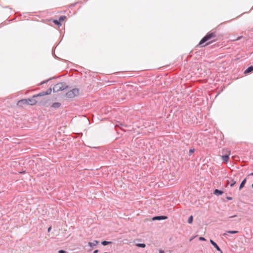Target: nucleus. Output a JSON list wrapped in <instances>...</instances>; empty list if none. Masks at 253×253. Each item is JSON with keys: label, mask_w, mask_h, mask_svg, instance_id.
Instances as JSON below:
<instances>
[{"label": "nucleus", "mask_w": 253, "mask_h": 253, "mask_svg": "<svg viewBox=\"0 0 253 253\" xmlns=\"http://www.w3.org/2000/svg\"><path fill=\"white\" fill-rule=\"evenodd\" d=\"M216 37V34L215 32H211L207 34L200 42H199V45H201V46H205L206 45L209 44V43H207V44L205 45H203L204 43H205L206 42Z\"/></svg>", "instance_id": "nucleus-1"}, {"label": "nucleus", "mask_w": 253, "mask_h": 253, "mask_svg": "<svg viewBox=\"0 0 253 253\" xmlns=\"http://www.w3.org/2000/svg\"><path fill=\"white\" fill-rule=\"evenodd\" d=\"M49 93L47 91L46 92H43L42 93H40L37 95H34L32 98H28L27 99V104L30 105H35L37 104L38 102V101L36 100L35 98L39 97V96H42L48 94Z\"/></svg>", "instance_id": "nucleus-2"}, {"label": "nucleus", "mask_w": 253, "mask_h": 253, "mask_svg": "<svg viewBox=\"0 0 253 253\" xmlns=\"http://www.w3.org/2000/svg\"><path fill=\"white\" fill-rule=\"evenodd\" d=\"M67 86L62 83H59L55 84L53 87L54 92H58L60 90H64Z\"/></svg>", "instance_id": "nucleus-3"}, {"label": "nucleus", "mask_w": 253, "mask_h": 253, "mask_svg": "<svg viewBox=\"0 0 253 253\" xmlns=\"http://www.w3.org/2000/svg\"><path fill=\"white\" fill-rule=\"evenodd\" d=\"M79 93V90L78 89H77V88H74V89H73L72 90L68 91L67 93H66V95L69 98H73L74 97H75L76 96H77Z\"/></svg>", "instance_id": "nucleus-4"}, {"label": "nucleus", "mask_w": 253, "mask_h": 253, "mask_svg": "<svg viewBox=\"0 0 253 253\" xmlns=\"http://www.w3.org/2000/svg\"><path fill=\"white\" fill-rule=\"evenodd\" d=\"M224 151H226V154L222 156L221 158H222V161L224 163H227L228 162V161H229V156L230 155L231 151H230V150H229L227 149H223V152Z\"/></svg>", "instance_id": "nucleus-5"}, {"label": "nucleus", "mask_w": 253, "mask_h": 253, "mask_svg": "<svg viewBox=\"0 0 253 253\" xmlns=\"http://www.w3.org/2000/svg\"><path fill=\"white\" fill-rule=\"evenodd\" d=\"M27 104V99H21L18 101L17 105L19 107H23V105Z\"/></svg>", "instance_id": "nucleus-6"}, {"label": "nucleus", "mask_w": 253, "mask_h": 253, "mask_svg": "<svg viewBox=\"0 0 253 253\" xmlns=\"http://www.w3.org/2000/svg\"><path fill=\"white\" fill-rule=\"evenodd\" d=\"M228 184H230L231 187H233L236 183V181L234 180L232 178H229L227 181Z\"/></svg>", "instance_id": "nucleus-7"}, {"label": "nucleus", "mask_w": 253, "mask_h": 253, "mask_svg": "<svg viewBox=\"0 0 253 253\" xmlns=\"http://www.w3.org/2000/svg\"><path fill=\"white\" fill-rule=\"evenodd\" d=\"M98 243H99L98 241H97L96 240H94L92 242H88V245L89 247L92 248L93 247H94V246H96V245H97Z\"/></svg>", "instance_id": "nucleus-8"}, {"label": "nucleus", "mask_w": 253, "mask_h": 253, "mask_svg": "<svg viewBox=\"0 0 253 253\" xmlns=\"http://www.w3.org/2000/svg\"><path fill=\"white\" fill-rule=\"evenodd\" d=\"M168 217L166 216H155L153 217V220H161V219H166Z\"/></svg>", "instance_id": "nucleus-9"}, {"label": "nucleus", "mask_w": 253, "mask_h": 253, "mask_svg": "<svg viewBox=\"0 0 253 253\" xmlns=\"http://www.w3.org/2000/svg\"><path fill=\"white\" fill-rule=\"evenodd\" d=\"M253 71V66H250L249 68H248L245 71L244 73L245 74L249 73Z\"/></svg>", "instance_id": "nucleus-10"}, {"label": "nucleus", "mask_w": 253, "mask_h": 253, "mask_svg": "<svg viewBox=\"0 0 253 253\" xmlns=\"http://www.w3.org/2000/svg\"><path fill=\"white\" fill-rule=\"evenodd\" d=\"M247 179L246 178H245L242 182H241L240 187H239V190H241L244 186L246 183Z\"/></svg>", "instance_id": "nucleus-11"}, {"label": "nucleus", "mask_w": 253, "mask_h": 253, "mask_svg": "<svg viewBox=\"0 0 253 253\" xmlns=\"http://www.w3.org/2000/svg\"><path fill=\"white\" fill-rule=\"evenodd\" d=\"M213 246L216 248V249L218 251L220 252V253H223L222 251L221 250V249L219 248V247L218 246L216 243L213 244Z\"/></svg>", "instance_id": "nucleus-12"}, {"label": "nucleus", "mask_w": 253, "mask_h": 253, "mask_svg": "<svg viewBox=\"0 0 253 253\" xmlns=\"http://www.w3.org/2000/svg\"><path fill=\"white\" fill-rule=\"evenodd\" d=\"M214 193L215 194H217V195H222L223 193V192L220 190H219L218 189H215L214 191Z\"/></svg>", "instance_id": "nucleus-13"}, {"label": "nucleus", "mask_w": 253, "mask_h": 253, "mask_svg": "<svg viewBox=\"0 0 253 253\" xmlns=\"http://www.w3.org/2000/svg\"><path fill=\"white\" fill-rule=\"evenodd\" d=\"M111 243H112L111 242L106 241H102V243H101V244L103 246H106L107 245L111 244Z\"/></svg>", "instance_id": "nucleus-14"}, {"label": "nucleus", "mask_w": 253, "mask_h": 253, "mask_svg": "<svg viewBox=\"0 0 253 253\" xmlns=\"http://www.w3.org/2000/svg\"><path fill=\"white\" fill-rule=\"evenodd\" d=\"M53 22L55 24H56L57 25L59 26H60L61 25V24L60 23V21L59 20H54L53 21Z\"/></svg>", "instance_id": "nucleus-15"}, {"label": "nucleus", "mask_w": 253, "mask_h": 253, "mask_svg": "<svg viewBox=\"0 0 253 253\" xmlns=\"http://www.w3.org/2000/svg\"><path fill=\"white\" fill-rule=\"evenodd\" d=\"M60 104L59 103H54L52 105V107L54 108L59 107L60 106Z\"/></svg>", "instance_id": "nucleus-16"}, {"label": "nucleus", "mask_w": 253, "mask_h": 253, "mask_svg": "<svg viewBox=\"0 0 253 253\" xmlns=\"http://www.w3.org/2000/svg\"><path fill=\"white\" fill-rule=\"evenodd\" d=\"M65 19H66V16H61L60 17L59 20V21L61 22V21H63L65 20Z\"/></svg>", "instance_id": "nucleus-17"}, {"label": "nucleus", "mask_w": 253, "mask_h": 253, "mask_svg": "<svg viewBox=\"0 0 253 253\" xmlns=\"http://www.w3.org/2000/svg\"><path fill=\"white\" fill-rule=\"evenodd\" d=\"M193 216L192 215H191L189 218H188V222L190 224L192 223V222H193Z\"/></svg>", "instance_id": "nucleus-18"}, {"label": "nucleus", "mask_w": 253, "mask_h": 253, "mask_svg": "<svg viewBox=\"0 0 253 253\" xmlns=\"http://www.w3.org/2000/svg\"><path fill=\"white\" fill-rule=\"evenodd\" d=\"M227 233L230 234H236L238 233V231H228Z\"/></svg>", "instance_id": "nucleus-19"}, {"label": "nucleus", "mask_w": 253, "mask_h": 253, "mask_svg": "<svg viewBox=\"0 0 253 253\" xmlns=\"http://www.w3.org/2000/svg\"><path fill=\"white\" fill-rule=\"evenodd\" d=\"M136 246L141 248H144L145 247V245L144 244H138Z\"/></svg>", "instance_id": "nucleus-20"}, {"label": "nucleus", "mask_w": 253, "mask_h": 253, "mask_svg": "<svg viewBox=\"0 0 253 253\" xmlns=\"http://www.w3.org/2000/svg\"><path fill=\"white\" fill-rule=\"evenodd\" d=\"M199 240L201 241H205L206 240V239L204 237H200Z\"/></svg>", "instance_id": "nucleus-21"}, {"label": "nucleus", "mask_w": 253, "mask_h": 253, "mask_svg": "<svg viewBox=\"0 0 253 253\" xmlns=\"http://www.w3.org/2000/svg\"><path fill=\"white\" fill-rule=\"evenodd\" d=\"M59 253H66V252L63 251V250H60L59 252H58Z\"/></svg>", "instance_id": "nucleus-22"}, {"label": "nucleus", "mask_w": 253, "mask_h": 253, "mask_svg": "<svg viewBox=\"0 0 253 253\" xmlns=\"http://www.w3.org/2000/svg\"><path fill=\"white\" fill-rule=\"evenodd\" d=\"M211 243L213 245V244H214L215 242L213 241L212 240H210Z\"/></svg>", "instance_id": "nucleus-23"}, {"label": "nucleus", "mask_w": 253, "mask_h": 253, "mask_svg": "<svg viewBox=\"0 0 253 253\" xmlns=\"http://www.w3.org/2000/svg\"><path fill=\"white\" fill-rule=\"evenodd\" d=\"M159 253H164V252L163 251H162V250H160Z\"/></svg>", "instance_id": "nucleus-24"}, {"label": "nucleus", "mask_w": 253, "mask_h": 253, "mask_svg": "<svg viewBox=\"0 0 253 253\" xmlns=\"http://www.w3.org/2000/svg\"><path fill=\"white\" fill-rule=\"evenodd\" d=\"M51 227H49L48 228V232H50V231L51 230Z\"/></svg>", "instance_id": "nucleus-25"}, {"label": "nucleus", "mask_w": 253, "mask_h": 253, "mask_svg": "<svg viewBox=\"0 0 253 253\" xmlns=\"http://www.w3.org/2000/svg\"><path fill=\"white\" fill-rule=\"evenodd\" d=\"M98 252V250H96L94 251L93 253H97Z\"/></svg>", "instance_id": "nucleus-26"}, {"label": "nucleus", "mask_w": 253, "mask_h": 253, "mask_svg": "<svg viewBox=\"0 0 253 253\" xmlns=\"http://www.w3.org/2000/svg\"><path fill=\"white\" fill-rule=\"evenodd\" d=\"M237 215H233V216H230L229 217L230 218H233V217H236Z\"/></svg>", "instance_id": "nucleus-27"}, {"label": "nucleus", "mask_w": 253, "mask_h": 253, "mask_svg": "<svg viewBox=\"0 0 253 253\" xmlns=\"http://www.w3.org/2000/svg\"><path fill=\"white\" fill-rule=\"evenodd\" d=\"M227 199H228V200H232V198H231V197H227Z\"/></svg>", "instance_id": "nucleus-28"}, {"label": "nucleus", "mask_w": 253, "mask_h": 253, "mask_svg": "<svg viewBox=\"0 0 253 253\" xmlns=\"http://www.w3.org/2000/svg\"><path fill=\"white\" fill-rule=\"evenodd\" d=\"M222 153H224V154H226V151H224L223 152H222Z\"/></svg>", "instance_id": "nucleus-29"}, {"label": "nucleus", "mask_w": 253, "mask_h": 253, "mask_svg": "<svg viewBox=\"0 0 253 253\" xmlns=\"http://www.w3.org/2000/svg\"><path fill=\"white\" fill-rule=\"evenodd\" d=\"M240 38H241V37H240L237 39H236V40H238L240 39Z\"/></svg>", "instance_id": "nucleus-30"}, {"label": "nucleus", "mask_w": 253, "mask_h": 253, "mask_svg": "<svg viewBox=\"0 0 253 253\" xmlns=\"http://www.w3.org/2000/svg\"><path fill=\"white\" fill-rule=\"evenodd\" d=\"M250 175H253V172H252V173H250Z\"/></svg>", "instance_id": "nucleus-31"}, {"label": "nucleus", "mask_w": 253, "mask_h": 253, "mask_svg": "<svg viewBox=\"0 0 253 253\" xmlns=\"http://www.w3.org/2000/svg\"><path fill=\"white\" fill-rule=\"evenodd\" d=\"M252 187L253 188V184H252Z\"/></svg>", "instance_id": "nucleus-32"}]
</instances>
